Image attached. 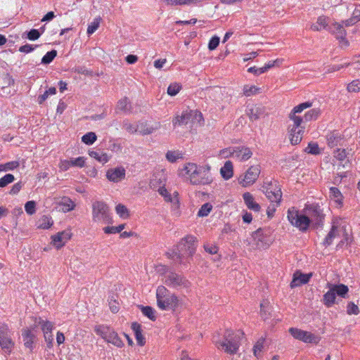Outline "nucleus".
<instances>
[{"label":"nucleus","mask_w":360,"mask_h":360,"mask_svg":"<svg viewBox=\"0 0 360 360\" xmlns=\"http://www.w3.org/2000/svg\"><path fill=\"white\" fill-rule=\"evenodd\" d=\"M247 115L252 121L259 120L268 115L266 108L262 105H255L249 108L247 110Z\"/></svg>","instance_id":"21"},{"label":"nucleus","mask_w":360,"mask_h":360,"mask_svg":"<svg viewBox=\"0 0 360 360\" xmlns=\"http://www.w3.org/2000/svg\"><path fill=\"white\" fill-rule=\"evenodd\" d=\"M347 89L349 92L356 93L360 91V79H354L348 84Z\"/></svg>","instance_id":"49"},{"label":"nucleus","mask_w":360,"mask_h":360,"mask_svg":"<svg viewBox=\"0 0 360 360\" xmlns=\"http://www.w3.org/2000/svg\"><path fill=\"white\" fill-rule=\"evenodd\" d=\"M100 21H101V18H96L94 20L93 22H91L90 25H89L88 28H87V32H86L88 35H91L95 32V31L99 27Z\"/></svg>","instance_id":"51"},{"label":"nucleus","mask_w":360,"mask_h":360,"mask_svg":"<svg viewBox=\"0 0 360 360\" xmlns=\"http://www.w3.org/2000/svg\"><path fill=\"white\" fill-rule=\"evenodd\" d=\"M97 139L94 132H88L82 137V141L86 145H92Z\"/></svg>","instance_id":"43"},{"label":"nucleus","mask_w":360,"mask_h":360,"mask_svg":"<svg viewBox=\"0 0 360 360\" xmlns=\"http://www.w3.org/2000/svg\"><path fill=\"white\" fill-rule=\"evenodd\" d=\"M72 167H83L85 164V159L84 157H78L75 159L70 160Z\"/></svg>","instance_id":"59"},{"label":"nucleus","mask_w":360,"mask_h":360,"mask_svg":"<svg viewBox=\"0 0 360 360\" xmlns=\"http://www.w3.org/2000/svg\"><path fill=\"white\" fill-rule=\"evenodd\" d=\"M183 171L193 185H208L212 181L210 166H198L195 163H187Z\"/></svg>","instance_id":"3"},{"label":"nucleus","mask_w":360,"mask_h":360,"mask_svg":"<svg viewBox=\"0 0 360 360\" xmlns=\"http://www.w3.org/2000/svg\"><path fill=\"white\" fill-rule=\"evenodd\" d=\"M289 333L295 339L305 343L318 344L320 341V338L318 335L297 328H290Z\"/></svg>","instance_id":"15"},{"label":"nucleus","mask_w":360,"mask_h":360,"mask_svg":"<svg viewBox=\"0 0 360 360\" xmlns=\"http://www.w3.org/2000/svg\"><path fill=\"white\" fill-rule=\"evenodd\" d=\"M22 338L24 346L32 352L37 342V335L34 332V328H25L22 330Z\"/></svg>","instance_id":"18"},{"label":"nucleus","mask_w":360,"mask_h":360,"mask_svg":"<svg viewBox=\"0 0 360 360\" xmlns=\"http://www.w3.org/2000/svg\"><path fill=\"white\" fill-rule=\"evenodd\" d=\"M89 155L100 162L105 163L109 161V156L105 153L93 150L89 152Z\"/></svg>","instance_id":"40"},{"label":"nucleus","mask_w":360,"mask_h":360,"mask_svg":"<svg viewBox=\"0 0 360 360\" xmlns=\"http://www.w3.org/2000/svg\"><path fill=\"white\" fill-rule=\"evenodd\" d=\"M41 33L38 30L32 29L27 32V38L30 40H36L39 38Z\"/></svg>","instance_id":"64"},{"label":"nucleus","mask_w":360,"mask_h":360,"mask_svg":"<svg viewBox=\"0 0 360 360\" xmlns=\"http://www.w3.org/2000/svg\"><path fill=\"white\" fill-rule=\"evenodd\" d=\"M126 176V170L123 167H117L108 169L106 172V177L110 181L117 183L122 181Z\"/></svg>","instance_id":"20"},{"label":"nucleus","mask_w":360,"mask_h":360,"mask_svg":"<svg viewBox=\"0 0 360 360\" xmlns=\"http://www.w3.org/2000/svg\"><path fill=\"white\" fill-rule=\"evenodd\" d=\"M117 109L124 112H130L131 110V104L127 98L120 99L117 105Z\"/></svg>","instance_id":"37"},{"label":"nucleus","mask_w":360,"mask_h":360,"mask_svg":"<svg viewBox=\"0 0 360 360\" xmlns=\"http://www.w3.org/2000/svg\"><path fill=\"white\" fill-rule=\"evenodd\" d=\"M321 115V110L319 108H313L309 110L305 115L304 120V124L307 122L316 120Z\"/></svg>","instance_id":"38"},{"label":"nucleus","mask_w":360,"mask_h":360,"mask_svg":"<svg viewBox=\"0 0 360 360\" xmlns=\"http://www.w3.org/2000/svg\"><path fill=\"white\" fill-rule=\"evenodd\" d=\"M141 312L151 321H155L156 319L155 316V310L150 307V306H140Z\"/></svg>","instance_id":"41"},{"label":"nucleus","mask_w":360,"mask_h":360,"mask_svg":"<svg viewBox=\"0 0 360 360\" xmlns=\"http://www.w3.org/2000/svg\"><path fill=\"white\" fill-rule=\"evenodd\" d=\"M196 250L195 238L188 235L183 238L176 245V251L168 252V257L180 264L190 262Z\"/></svg>","instance_id":"1"},{"label":"nucleus","mask_w":360,"mask_h":360,"mask_svg":"<svg viewBox=\"0 0 360 360\" xmlns=\"http://www.w3.org/2000/svg\"><path fill=\"white\" fill-rule=\"evenodd\" d=\"M305 152L312 155H319L321 153L320 148L318 143L314 142H310L308 146L305 148Z\"/></svg>","instance_id":"48"},{"label":"nucleus","mask_w":360,"mask_h":360,"mask_svg":"<svg viewBox=\"0 0 360 360\" xmlns=\"http://www.w3.org/2000/svg\"><path fill=\"white\" fill-rule=\"evenodd\" d=\"M219 44V37L214 36L211 38L208 44V48L210 50H214Z\"/></svg>","instance_id":"63"},{"label":"nucleus","mask_w":360,"mask_h":360,"mask_svg":"<svg viewBox=\"0 0 360 360\" xmlns=\"http://www.w3.org/2000/svg\"><path fill=\"white\" fill-rule=\"evenodd\" d=\"M212 210V205L210 202L203 204L200 208L198 216V217H207Z\"/></svg>","instance_id":"46"},{"label":"nucleus","mask_w":360,"mask_h":360,"mask_svg":"<svg viewBox=\"0 0 360 360\" xmlns=\"http://www.w3.org/2000/svg\"><path fill=\"white\" fill-rule=\"evenodd\" d=\"M328 30L335 35L337 39L344 41L346 45H348V41L345 39L346 31L343 25L338 22L333 23L328 25Z\"/></svg>","instance_id":"22"},{"label":"nucleus","mask_w":360,"mask_h":360,"mask_svg":"<svg viewBox=\"0 0 360 360\" xmlns=\"http://www.w3.org/2000/svg\"><path fill=\"white\" fill-rule=\"evenodd\" d=\"M266 197L271 202L280 204L282 198V192L276 181L269 182L262 186Z\"/></svg>","instance_id":"14"},{"label":"nucleus","mask_w":360,"mask_h":360,"mask_svg":"<svg viewBox=\"0 0 360 360\" xmlns=\"http://www.w3.org/2000/svg\"><path fill=\"white\" fill-rule=\"evenodd\" d=\"M92 218L95 222L108 224L111 217L108 205L103 201H96L92 205Z\"/></svg>","instance_id":"7"},{"label":"nucleus","mask_w":360,"mask_h":360,"mask_svg":"<svg viewBox=\"0 0 360 360\" xmlns=\"http://www.w3.org/2000/svg\"><path fill=\"white\" fill-rule=\"evenodd\" d=\"M290 120L292 122V124L288 127L290 143L297 145L302 141L304 132V120L301 117H295Z\"/></svg>","instance_id":"9"},{"label":"nucleus","mask_w":360,"mask_h":360,"mask_svg":"<svg viewBox=\"0 0 360 360\" xmlns=\"http://www.w3.org/2000/svg\"><path fill=\"white\" fill-rule=\"evenodd\" d=\"M338 236V226L335 224V221H333L332 228L329 233L327 234L326 237L325 238L323 242V245L326 247L330 245L333 243V239Z\"/></svg>","instance_id":"30"},{"label":"nucleus","mask_w":360,"mask_h":360,"mask_svg":"<svg viewBox=\"0 0 360 360\" xmlns=\"http://www.w3.org/2000/svg\"><path fill=\"white\" fill-rule=\"evenodd\" d=\"M328 290L323 295L322 302L327 307H331L335 302L336 295L345 298L348 293L349 288L344 284L327 283Z\"/></svg>","instance_id":"5"},{"label":"nucleus","mask_w":360,"mask_h":360,"mask_svg":"<svg viewBox=\"0 0 360 360\" xmlns=\"http://www.w3.org/2000/svg\"><path fill=\"white\" fill-rule=\"evenodd\" d=\"M156 299L157 305L162 310H175L180 303L179 297L163 285L158 287Z\"/></svg>","instance_id":"4"},{"label":"nucleus","mask_w":360,"mask_h":360,"mask_svg":"<svg viewBox=\"0 0 360 360\" xmlns=\"http://www.w3.org/2000/svg\"><path fill=\"white\" fill-rule=\"evenodd\" d=\"M122 146L115 140H110L108 143V149L114 153H119L122 150Z\"/></svg>","instance_id":"53"},{"label":"nucleus","mask_w":360,"mask_h":360,"mask_svg":"<svg viewBox=\"0 0 360 360\" xmlns=\"http://www.w3.org/2000/svg\"><path fill=\"white\" fill-rule=\"evenodd\" d=\"M109 306L112 313H117L119 311V303L116 301L114 296L110 298Z\"/></svg>","instance_id":"60"},{"label":"nucleus","mask_w":360,"mask_h":360,"mask_svg":"<svg viewBox=\"0 0 360 360\" xmlns=\"http://www.w3.org/2000/svg\"><path fill=\"white\" fill-rule=\"evenodd\" d=\"M94 331L106 342L117 347H122L124 345L122 340L118 336L117 333L109 326L104 325L96 326L94 328Z\"/></svg>","instance_id":"8"},{"label":"nucleus","mask_w":360,"mask_h":360,"mask_svg":"<svg viewBox=\"0 0 360 360\" xmlns=\"http://www.w3.org/2000/svg\"><path fill=\"white\" fill-rule=\"evenodd\" d=\"M329 196L338 206L342 205L343 196L340 191L336 187H330L329 190Z\"/></svg>","instance_id":"29"},{"label":"nucleus","mask_w":360,"mask_h":360,"mask_svg":"<svg viewBox=\"0 0 360 360\" xmlns=\"http://www.w3.org/2000/svg\"><path fill=\"white\" fill-rule=\"evenodd\" d=\"M287 217L292 226L302 232L307 231L311 224V220L306 213L300 212L295 207L288 209Z\"/></svg>","instance_id":"6"},{"label":"nucleus","mask_w":360,"mask_h":360,"mask_svg":"<svg viewBox=\"0 0 360 360\" xmlns=\"http://www.w3.org/2000/svg\"><path fill=\"white\" fill-rule=\"evenodd\" d=\"M52 224L53 220L51 219V218L46 216H44L41 219V224H39V227L44 229H49L52 226Z\"/></svg>","instance_id":"58"},{"label":"nucleus","mask_w":360,"mask_h":360,"mask_svg":"<svg viewBox=\"0 0 360 360\" xmlns=\"http://www.w3.org/2000/svg\"><path fill=\"white\" fill-rule=\"evenodd\" d=\"M72 233L70 231L65 230L53 236L52 241L53 245L58 249L63 247L65 243L70 239Z\"/></svg>","instance_id":"23"},{"label":"nucleus","mask_w":360,"mask_h":360,"mask_svg":"<svg viewBox=\"0 0 360 360\" xmlns=\"http://www.w3.org/2000/svg\"><path fill=\"white\" fill-rule=\"evenodd\" d=\"M303 212H305L309 217L311 224L314 228L323 226L325 214L319 205L316 204L306 205Z\"/></svg>","instance_id":"10"},{"label":"nucleus","mask_w":360,"mask_h":360,"mask_svg":"<svg viewBox=\"0 0 360 360\" xmlns=\"http://www.w3.org/2000/svg\"><path fill=\"white\" fill-rule=\"evenodd\" d=\"M243 337L244 333L241 330H226L223 338L214 340L213 342L218 349L223 350L228 354L233 355L238 353Z\"/></svg>","instance_id":"2"},{"label":"nucleus","mask_w":360,"mask_h":360,"mask_svg":"<svg viewBox=\"0 0 360 360\" xmlns=\"http://www.w3.org/2000/svg\"><path fill=\"white\" fill-rule=\"evenodd\" d=\"M35 323L41 326V328L44 333L45 332H52L53 323L49 321H44L41 317L35 318Z\"/></svg>","instance_id":"33"},{"label":"nucleus","mask_w":360,"mask_h":360,"mask_svg":"<svg viewBox=\"0 0 360 360\" xmlns=\"http://www.w3.org/2000/svg\"><path fill=\"white\" fill-rule=\"evenodd\" d=\"M25 210L30 215L34 214L36 212V202L33 200L27 201L25 205Z\"/></svg>","instance_id":"54"},{"label":"nucleus","mask_w":360,"mask_h":360,"mask_svg":"<svg viewBox=\"0 0 360 360\" xmlns=\"http://www.w3.org/2000/svg\"><path fill=\"white\" fill-rule=\"evenodd\" d=\"M182 153L179 150H168L166 153V158L170 162H175L178 159L182 158Z\"/></svg>","instance_id":"42"},{"label":"nucleus","mask_w":360,"mask_h":360,"mask_svg":"<svg viewBox=\"0 0 360 360\" xmlns=\"http://www.w3.org/2000/svg\"><path fill=\"white\" fill-rule=\"evenodd\" d=\"M311 276V273L302 274L300 271H296L293 275L292 281L290 283V287L293 288L302 284H306L309 281Z\"/></svg>","instance_id":"24"},{"label":"nucleus","mask_w":360,"mask_h":360,"mask_svg":"<svg viewBox=\"0 0 360 360\" xmlns=\"http://www.w3.org/2000/svg\"><path fill=\"white\" fill-rule=\"evenodd\" d=\"M259 174L260 167L259 165L251 166L243 175L239 177L238 182L243 187L249 186L256 181Z\"/></svg>","instance_id":"17"},{"label":"nucleus","mask_w":360,"mask_h":360,"mask_svg":"<svg viewBox=\"0 0 360 360\" xmlns=\"http://www.w3.org/2000/svg\"><path fill=\"white\" fill-rule=\"evenodd\" d=\"M252 238L255 243L252 245L254 249H266L272 243L270 232L268 230L258 229L252 233Z\"/></svg>","instance_id":"11"},{"label":"nucleus","mask_w":360,"mask_h":360,"mask_svg":"<svg viewBox=\"0 0 360 360\" xmlns=\"http://www.w3.org/2000/svg\"><path fill=\"white\" fill-rule=\"evenodd\" d=\"M117 214L123 219H127L129 217V210L127 207L122 204H118L115 207Z\"/></svg>","instance_id":"45"},{"label":"nucleus","mask_w":360,"mask_h":360,"mask_svg":"<svg viewBox=\"0 0 360 360\" xmlns=\"http://www.w3.org/2000/svg\"><path fill=\"white\" fill-rule=\"evenodd\" d=\"M181 89V86L177 83L171 84L167 88V94L170 96L176 95Z\"/></svg>","instance_id":"57"},{"label":"nucleus","mask_w":360,"mask_h":360,"mask_svg":"<svg viewBox=\"0 0 360 360\" xmlns=\"http://www.w3.org/2000/svg\"><path fill=\"white\" fill-rule=\"evenodd\" d=\"M264 338H261L257 340V342L253 347V353L257 358H259L262 356V352L264 347Z\"/></svg>","instance_id":"39"},{"label":"nucleus","mask_w":360,"mask_h":360,"mask_svg":"<svg viewBox=\"0 0 360 360\" xmlns=\"http://www.w3.org/2000/svg\"><path fill=\"white\" fill-rule=\"evenodd\" d=\"M260 88L255 85L246 84L243 88V94L245 96L249 97L259 94Z\"/></svg>","instance_id":"35"},{"label":"nucleus","mask_w":360,"mask_h":360,"mask_svg":"<svg viewBox=\"0 0 360 360\" xmlns=\"http://www.w3.org/2000/svg\"><path fill=\"white\" fill-rule=\"evenodd\" d=\"M311 106V103L310 102H304L299 104L298 105L293 108L290 113L289 114L290 119H294L295 117H299L296 115L297 113H300L302 112L304 110L310 108Z\"/></svg>","instance_id":"34"},{"label":"nucleus","mask_w":360,"mask_h":360,"mask_svg":"<svg viewBox=\"0 0 360 360\" xmlns=\"http://www.w3.org/2000/svg\"><path fill=\"white\" fill-rule=\"evenodd\" d=\"M59 206L64 212H67L74 210L75 207V202L69 198L64 197L58 202Z\"/></svg>","instance_id":"32"},{"label":"nucleus","mask_w":360,"mask_h":360,"mask_svg":"<svg viewBox=\"0 0 360 360\" xmlns=\"http://www.w3.org/2000/svg\"><path fill=\"white\" fill-rule=\"evenodd\" d=\"M123 128L129 133L134 134L138 131L139 129V124H135L129 122L128 120L123 121Z\"/></svg>","instance_id":"47"},{"label":"nucleus","mask_w":360,"mask_h":360,"mask_svg":"<svg viewBox=\"0 0 360 360\" xmlns=\"http://www.w3.org/2000/svg\"><path fill=\"white\" fill-rule=\"evenodd\" d=\"M158 193L160 195H162L164 198L166 202H169L172 203L174 206H178L179 198L177 192H174V196H172L167 190V188L165 186H162L160 187V188L158 189Z\"/></svg>","instance_id":"25"},{"label":"nucleus","mask_w":360,"mask_h":360,"mask_svg":"<svg viewBox=\"0 0 360 360\" xmlns=\"http://www.w3.org/2000/svg\"><path fill=\"white\" fill-rule=\"evenodd\" d=\"M57 56L56 50H51L47 52L41 59V63L44 65L50 64Z\"/></svg>","instance_id":"44"},{"label":"nucleus","mask_w":360,"mask_h":360,"mask_svg":"<svg viewBox=\"0 0 360 360\" xmlns=\"http://www.w3.org/2000/svg\"><path fill=\"white\" fill-rule=\"evenodd\" d=\"M220 173L224 179H229L233 176V164L231 161H226L220 169Z\"/></svg>","instance_id":"31"},{"label":"nucleus","mask_w":360,"mask_h":360,"mask_svg":"<svg viewBox=\"0 0 360 360\" xmlns=\"http://www.w3.org/2000/svg\"><path fill=\"white\" fill-rule=\"evenodd\" d=\"M204 249L207 252H208L211 255H214V254L217 253L218 250H219V248L217 245H212V244H209V243L204 245Z\"/></svg>","instance_id":"62"},{"label":"nucleus","mask_w":360,"mask_h":360,"mask_svg":"<svg viewBox=\"0 0 360 360\" xmlns=\"http://www.w3.org/2000/svg\"><path fill=\"white\" fill-rule=\"evenodd\" d=\"M221 154L224 157L230 155L240 162L246 161L252 155L250 148L246 146H236L229 150H223Z\"/></svg>","instance_id":"12"},{"label":"nucleus","mask_w":360,"mask_h":360,"mask_svg":"<svg viewBox=\"0 0 360 360\" xmlns=\"http://www.w3.org/2000/svg\"><path fill=\"white\" fill-rule=\"evenodd\" d=\"M243 198L245 205L249 210H251L254 212H259L261 207L257 202L255 201L253 195L250 193H245L243 195Z\"/></svg>","instance_id":"26"},{"label":"nucleus","mask_w":360,"mask_h":360,"mask_svg":"<svg viewBox=\"0 0 360 360\" xmlns=\"http://www.w3.org/2000/svg\"><path fill=\"white\" fill-rule=\"evenodd\" d=\"M124 224H120L117 226H106L103 231L107 234L120 233L124 229Z\"/></svg>","instance_id":"52"},{"label":"nucleus","mask_w":360,"mask_h":360,"mask_svg":"<svg viewBox=\"0 0 360 360\" xmlns=\"http://www.w3.org/2000/svg\"><path fill=\"white\" fill-rule=\"evenodd\" d=\"M347 313L349 315H357L359 313V309L358 306L356 305L354 302H349L347 306Z\"/></svg>","instance_id":"56"},{"label":"nucleus","mask_w":360,"mask_h":360,"mask_svg":"<svg viewBox=\"0 0 360 360\" xmlns=\"http://www.w3.org/2000/svg\"><path fill=\"white\" fill-rule=\"evenodd\" d=\"M193 117H195V119H198V117H199L198 120H200L202 118V114L201 112L196 110L186 111L182 112L181 116H176L173 120L172 122L174 126H176V124H188L189 120Z\"/></svg>","instance_id":"19"},{"label":"nucleus","mask_w":360,"mask_h":360,"mask_svg":"<svg viewBox=\"0 0 360 360\" xmlns=\"http://www.w3.org/2000/svg\"><path fill=\"white\" fill-rule=\"evenodd\" d=\"M334 157L340 161H343L347 158V153L345 149L338 148L334 151Z\"/></svg>","instance_id":"55"},{"label":"nucleus","mask_w":360,"mask_h":360,"mask_svg":"<svg viewBox=\"0 0 360 360\" xmlns=\"http://www.w3.org/2000/svg\"><path fill=\"white\" fill-rule=\"evenodd\" d=\"M11 335L12 333L7 325L0 326V347L7 353L11 352L15 345Z\"/></svg>","instance_id":"16"},{"label":"nucleus","mask_w":360,"mask_h":360,"mask_svg":"<svg viewBox=\"0 0 360 360\" xmlns=\"http://www.w3.org/2000/svg\"><path fill=\"white\" fill-rule=\"evenodd\" d=\"M15 180V177L11 174H7L0 179V187H6L9 184H11Z\"/></svg>","instance_id":"50"},{"label":"nucleus","mask_w":360,"mask_h":360,"mask_svg":"<svg viewBox=\"0 0 360 360\" xmlns=\"http://www.w3.org/2000/svg\"><path fill=\"white\" fill-rule=\"evenodd\" d=\"M37 47H38V45L33 46V45H31L29 44H26L23 46H21L19 48V51H20L22 53H30L32 51H34Z\"/></svg>","instance_id":"61"},{"label":"nucleus","mask_w":360,"mask_h":360,"mask_svg":"<svg viewBox=\"0 0 360 360\" xmlns=\"http://www.w3.org/2000/svg\"><path fill=\"white\" fill-rule=\"evenodd\" d=\"M131 329L134 333L135 338L137 341L138 345H139L140 346L144 345L146 341L145 338L141 333V326L136 322H134L131 324Z\"/></svg>","instance_id":"28"},{"label":"nucleus","mask_w":360,"mask_h":360,"mask_svg":"<svg viewBox=\"0 0 360 360\" xmlns=\"http://www.w3.org/2000/svg\"><path fill=\"white\" fill-rule=\"evenodd\" d=\"M139 125V129L138 131L140 132V134H141L143 135L150 134L153 132H154L155 130H157L158 129L160 128L159 123L156 124L155 126H154V127H148L144 123H140Z\"/></svg>","instance_id":"36"},{"label":"nucleus","mask_w":360,"mask_h":360,"mask_svg":"<svg viewBox=\"0 0 360 360\" xmlns=\"http://www.w3.org/2000/svg\"><path fill=\"white\" fill-rule=\"evenodd\" d=\"M328 146L333 148L338 146L342 140V136L338 131L328 133L326 136Z\"/></svg>","instance_id":"27"},{"label":"nucleus","mask_w":360,"mask_h":360,"mask_svg":"<svg viewBox=\"0 0 360 360\" xmlns=\"http://www.w3.org/2000/svg\"><path fill=\"white\" fill-rule=\"evenodd\" d=\"M164 283L166 285L177 290L187 288L189 283L185 277L172 271L167 273L164 276Z\"/></svg>","instance_id":"13"}]
</instances>
